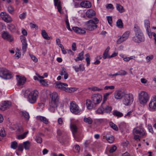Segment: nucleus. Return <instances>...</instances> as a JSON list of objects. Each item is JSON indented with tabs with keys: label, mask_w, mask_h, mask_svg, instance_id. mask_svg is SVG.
Here are the masks:
<instances>
[{
	"label": "nucleus",
	"mask_w": 156,
	"mask_h": 156,
	"mask_svg": "<svg viewBox=\"0 0 156 156\" xmlns=\"http://www.w3.org/2000/svg\"><path fill=\"white\" fill-rule=\"evenodd\" d=\"M22 115L26 119L28 120L30 118V116L28 112L25 111H22L21 112Z\"/></svg>",
	"instance_id": "nucleus-42"
},
{
	"label": "nucleus",
	"mask_w": 156,
	"mask_h": 156,
	"mask_svg": "<svg viewBox=\"0 0 156 156\" xmlns=\"http://www.w3.org/2000/svg\"><path fill=\"white\" fill-rule=\"evenodd\" d=\"M23 132V127L21 126H20L17 128V132L18 134L21 133Z\"/></svg>",
	"instance_id": "nucleus-50"
},
{
	"label": "nucleus",
	"mask_w": 156,
	"mask_h": 156,
	"mask_svg": "<svg viewBox=\"0 0 156 156\" xmlns=\"http://www.w3.org/2000/svg\"><path fill=\"white\" fill-rule=\"evenodd\" d=\"M26 13H23L21 14H20L19 17L20 18L21 20L24 19L26 17Z\"/></svg>",
	"instance_id": "nucleus-53"
},
{
	"label": "nucleus",
	"mask_w": 156,
	"mask_h": 156,
	"mask_svg": "<svg viewBox=\"0 0 156 156\" xmlns=\"http://www.w3.org/2000/svg\"><path fill=\"white\" fill-rule=\"evenodd\" d=\"M109 125L111 127L115 130H118V128L117 126L112 122H110L109 123Z\"/></svg>",
	"instance_id": "nucleus-44"
},
{
	"label": "nucleus",
	"mask_w": 156,
	"mask_h": 156,
	"mask_svg": "<svg viewBox=\"0 0 156 156\" xmlns=\"http://www.w3.org/2000/svg\"><path fill=\"white\" fill-rule=\"evenodd\" d=\"M6 135V134L5 132L4 129V128H2L0 130V136L1 137H3L5 136ZM1 139H0V140Z\"/></svg>",
	"instance_id": "nucleus-47"
},
{
	"label": "nucleus",
	"mask_w": 156,
	"mask_h": 156,
	"mask_svg": "<svg viewBox=\"0 0 156 156\" xmlns=\"http://www.w3.org/2000/svg\"><path fill=\"white\" fill-rule=\"evenodd\" d=\"M80 5L81 7L86 8H90L91 6V2L88 1H84L81 2Z\"/></svg>",
	"instance_id": "nucleus-23"
},
{
	"label": "nucleus",
	"mask_w": 156,
	"mask_h": 156,
	"mask_svg": "<svg viewBox=\"0 0 156 156\" xmlns=\"http://www.w3.org/2000/svg\"><path fill=\"white\" fill-rule=\"evenodd\" d=\"M70 109L71 112L75 114H77L81 112L79 106L74 101H71L70 103Z\"/></svg>",
	"instance_id": "nucleus-8"
},
{
	"label": "nucleus",
	"mask_w": 156,
	"mask_h": 156,
	"mask_svg": "<svg viewBox=\"0 0 156 156\" xmlns=\"http://www.w3.org/2000/svg\"><path fill=\"white\" fill-rule=\"evenodd\" d=\"M130 34L129 31H127L125 32L122 37H121L117 41L118 44L122 43V42L126 40Z\"/></svg>",
	"instance_id": "nucleus-14"
},
{
	"label": "nucleus",
	"mask_w": 156,
	"mask_h": 156,
	"mask_svg": "<svg viewBox=\"0 0 156 156\" xmlns=\"http://www.w3.org/2000/svg\"><path fill=\"white\" fill-rule=\"evenodd\" d=\"M11 105V103L9 101H4L0 104V109L4 111L9 108Z\"/></svg>",
	"instance_id": "nucleus-17"
},
{
	"label": "nucleus",
	"mask_w": 156,
	"mask_h": 156,
	"mask_svg": "<svg viewBox=\"0 0 156 156\" xmlns=\"http://www.w3.org/2000/svg\"><path fill=\"white\" fill-rule=\"evenodd\" d=\"M153 58V56L152 55H149L148 56H147L146 57V59L147 60V62H149V61H150Z\"/></svg>",
	"instance_id": "nucleus-58"
},
{
	"label": "nucleus",
	"mask_w": 156,
	"mask_h": 156,
	"mask_svg": "<svg viewBox=\"0 0 156 156\" xmlns=\"http://www.w3.org/2000/svg\"><path fill=\"white\" fill-rule=\"evenodd\" d=\"M112 93L111 92H107L105 94L103 95V102L101 104H102V105H103V104L105 103V101L107 100L108 97L109 95Z\"/></svg>",
	"instance_id": "nucleus-34"
},
{
	"label": "nucleus",
	"mask_w": 156,
	"mask_h": 156,
	"mask_svg": "<svg viewBox=\"0 0 156 156\" xmlns=\"http://www.w3.org/2000/svg\"><path fill=\"white\" fill-rule=\"evenodd\" d=\"M48 76V74L47 73H44L43 74V76H40L39 75H38L37 76L40 79H43L44 78V77H46Z\"/></svg>",
	"instance_id": "nucleus-61"
},
{
	"label": "nucleus",
	"mask_w": 156,
	"mask_h": 156,
	"mask_svg": "<svg viewBox=\"0 0 156 156\" xmlns=\"http://www.w3.org/2000/svg\"><path fill=\"white\" fill-rule=\"evenodd\" d=\"M67 73L66 69L63 67L62 69L61 72L60 73V74L61 75H64L65 74Z\"/></svg>",
	"instance_id": "nucleus-57"
},
{
	"label": "nucleus",
	"mask_w": 156,
	"mask_h": 156,
	"mask_svg": "<svg viewBox=\"0 0 156 156\" xmlns=\"http://www.w3.org/2000/svg\"><path fill=\"white\" fill-rule=\"evenodd\" d=\"M57 134L59 136H62L63 134V132L61 130H58L57 131Z\"/></svg>",
	"instance_id": "nucleus-62"
},
{
	"label": "nucleus",
	"mask_w": 156,
	"mask_h": 156,
	"mask_svg": "<svg viewBox=\"0 0 156 156\" xmlns=\"http://www.w3.org/2000/svg\"><path fill=\"white\" fill-rule=\"evenodd\" d=\"M86 104L87 107V108L89 109H92L94 106V104L92 100L91 101L89 99H87L86 101Z\"/></svg>",
	"instance_id": "nucleus-29"
},
{
	"label": "nucleus",
	"mask_w": 156,
	"mask_h": 156,
	"mask_svg": "<svg viewBox=\"0 0 156 156\" xmlns=\"http://www.w3.org/2000/svg\"><path fill=\"white\" fill-rule=\"evenodd\" d=\"M102 95L99 94H93L91 97V100L92 102L96 105L100 103L102 100Z\"/></svg>",
	"instance_id": "nucleus-9"
},
{
	"label": "nucleus",
	"mask_w": 156,
	"mask_h": 156,
	"mask_svg": "<svg viewBox=\"0 0 156 156\" xmlns=\"http://www.w3.org/2000/svg\"><path fill=\"white\" fill-rule=\"evenodd\" d=\"M116 9L120 13H122L124 12L125 10L122 6L120 5L117 4H116Z\"/></svg>",
	"instance_id": "nucleus-39"
},
{
	"label": "nucleus",
	"mask_w": 156,
	"mask_h": 156,
	"mask_svg": "<svg viewBox=\"0 0 156 156\" xmlns=\"http://www.w3.org/2000/svg\"><path fill=\"white\" fill-rule=\"evenodd\" d=\"M105 137V139L109 143H113L114 138L112 135H110L109 133H107L105 136H104V138Z\"/></svg>",
	"instance_id": "nucleus-24"
},
{
	"label": "nucleus",
	"mask_w": 156,
	"mask_h": 156,
	"mask_svg": "<svg viewBox=\"0 0 156 156\" xmlns=\"http://www.w3.org/2000/svg\"><path fill=\"white\" fill-rule=\"evenodd\" d=\"M7 10L8 12L11 14H13L14 12V9L13 7L11 6H9L7 8Z\"/></svg>",
	"instance_id": "nucleus-48"
},
{
	"label": "nucleus",
	"mask_w": 156,
	"mask_h": 156,
	"mask_svg": "<svg viewBox=\"0 0 156 156\" xmlns=\"http://www.w3.org/2000/svg\"><path fill=\"white\" fill-rule=\"evenodd\" d=\"M114 89L115 86H106L104 87L105 90H108V89L112 90Z\"/></svg>",
	"instance_id": "nucleus-51"
},
{
	"label": "nucleus",
	"mask_w": 156,
	"mask_h": 156,
	"mask_svg": "<svg viewBox=\"0 0 156 156\" xmlns=\"http://www.w3.org/2000/svg\"><path fill=\"white\" fill-rule=\"evenodd\" d=\"M149 109L152 111H156V96H153L149 105Z\"/></svg>",
	"instance_id": "nucleus-10"
},
{
	"label": "nucleus",
	"mask_w": 156,
	"mask_h": 156,
	"mask_svg": "<svg viewBox=\"0 0 156 156\" xmlns=\"http://www.w3.org/2000/svg\"><path fill=\"white\" fill-rule=\"evenodd\" d=\"M134 134H136L141 137L145 135V133L144 129L142 128L136 127L133 129Z\"/></svg>",
	"instance_id": "nucleus-16"
},
{
	"label": "nucleus",
	"mask_w": 156,
	"mask_h": 156,
	"mask_svg": "<svg viewBox=\"0 0 156 156\" xmlns=\"http://www.w3.org/2000/svg\"><path fill=\"white\" fill-rule=\"evenodd\" d=\"M38 91L35 90L30 92L27 97L28 102L32 104L35 103L38 97Z\"/></svg>",
	"instance_id": "nucleus-5"
},
{
	"label": "nucleus",
	"mask_w": 156,
	"mask_h": 156,
	"mask_svg": "<svg viewBox=\"0 0 156 156\" xmlns=\"http://www.w3.org/2000/svg\"><path fill=\"white\" fill-rule=\"evenodd\" d=\"M106 7L108 9H113L114 8L112 5L111 4H108L107 5Z\"/></svg>",
	"instance_id": "nucleus-60"
},
{
	"label": "nucleus",
	"mask_w": 156,
	"mask_h": 156,
	"mask_svg": "<svg viewBox=\"0 0 156 156\" xmlns=\"http://www.w3.org/2000/svg\"><path fill=\"white\" fill-rule=\"evenodd\" d=\"M117 149L116 147L114 145H112L109 150V152L110 153H113Z\"/></svg>",
	"instance_id": "nucleus-49"
},
{
	"label": "nucleus",
	"mask_w": 156,
	"mask_h": 156,
	"mask_svg": "<svg viewBox=\"0 0 156 156\" xmlns=\"http://www.w3.org/2000/svg\"><path fill=\"white\" fill-rule=\"evenodd\" d=\"M70 126L74 138L76 140L78 141V140L77 139V137L75 135V134L76 133L77 131V127L75 124H71Z\"/></svg>",
	"instance_id": "nucleus-20"
},
{
	"label": "nucleus",
	"mask_w": 156,
	"mask_h": 156,
	"mask_svg": "<svg viewBox=\"0 0 156 156\" xmlns=\"http://www.w3.org/2000/svg\"><path fill=\"white\" fill-rule=\"evenodd\" d=\"M0 76L5 79H9L12 77V75L9 73L6 69L0 70Z\"/></svg>",
	"instance_id": "nucleus-13"
},
{
	"label": "nucleus",
	"mask_w": 156,
	"mask_h": 156,
	"mask_svg": "<svg viewBox=\"0 0 156 156\" xmlns=\"http://www.w3.org/2000/svg\"><path fill=\"white\" fill-rule=\"evenodd\" d=\"M117 26L119 28H122L123 27V24L122 20L119 19L116 22Z\"/></svg>",
	"instance_id": "nucleus-43"
},
{
	"label": "nucleus",
	"mask_w": 156,
	"mask_h": 156,
	"mask_svg": "<svg viewBox=\"0 0 156 156\" xmlns=\"http://www.w3.org/2000/svg\"><path fill=\"white\" fill-rule=\"evenodd\" d=\"M55 6L57 7L58 11L60 13L62 14L63 12L62 11V4L59 0H54Z\"/></svg>",
	"instance_id": "nucleus-19"
},
{
	"label": "nucleus",
	"mask_w": 156,
	"mask_h": 156,
	"mask_svg": "<svg viewBox=\"0 0 156 156\" xmlns=\"http://www.w3.org/2000/svg\"><path fill=\"white\" fill-rule=\"evenodd\" d=\"M39 82L43 86H45L47 84L45 80H39Z\"/></svg>",
	"instance_id": "nucleus-55"
},
{
	"label": "nucleus",
	"mask_w": 156,
	"mask_h": 156,
	"mask_svg": "<svg viewBox=\"0 0 156 156\" xmlns=\"http://www.w3.org/2000/svg\"><path fill=\"white\" fill-rule=\"evenodd\" d=\"M110 49V47L109 46L108 47L104 52L103 57L104 59H105L107 58H108L109 55H108V53Z\"/></svg>",
	"instance_id": "nucleus-35"
},
{
	"label": "nucleus",
	"mask_w": 156,
	"mask_h": 156,
	"mask_svg": "<svg viewBox=\"0 0 156 156\" xmlns=\"http://www.w3.org/2000/svg\"><path fill=\"white\" fill-rule=\"evenodd\" d=\"M36 119L37 120L40 121L45 124H48L49 122L48 120L44 116H37Z\"/></svg>",
	"instance_id": "nucleus-28"
},
{
	"label": "nucleus",
	"mask_w": 156,
	"mask_h": 156,
	"mask_svg": "<svg viewBox=\"0 0 156 156\" xmlns=\"http://www.w3.org/2000/svg\"><path fill=\"white\" fill-rule=\"evenodd\" d=\"M83 121L86 123H87L88 124H91L93 123V120L90 117H85L83 119Z\"/></svg>",
	"instance_id": "nucleus-37"
},
{
	"label": "nucleus",
	"mask_w": 156,
	"mask_h": 156,
	"mask_svg": "<svg viewBox=\"0 0 156 156\" xmlns=\"http://www.w3.org/2000/svg\"><path fill=\"white\" fill-rule=\"evenodd\" d=\"M67 83H62L59 82L56 83L55 87L58 89L64 90L66 92H74L76 90V88L75 87H66L65 86H67Z\"/></svg>",
	"instance_id": "nucleus-6"
},
{
	"label": "nucleus",
	"mask_w": 156,
	"mask_h": 156,
	"mask_svg": "<svg viewBox=\"0 0 156 156\" xmlns=\"http://www.w3.org/2000/svg\"><path fill=\"white\" fill-rule=\"evenodd\" d=\"M134 134V138L135 139V140H137V141H140V140L139 138V137L140 136H139L138 135L136 134Z\"/></svg>",
	"instance_id": "nucleus-59"
},
{
	"label": "nucleus",
	"mask_w": 156,
	"mask_h": 156,
	"mask_svg": "<svg viewBox=\"0 0 156 156\" xmlns=\"http://www.w3.org/2000/svg\"><path fill=\"white\" fill-rule=\"evenodd\" d=\"M76 72H78L79 70L83 71L85 70L84 65L83 63L80 64L79 66H75L73 67Z\"/></svg>",
	"instance_id": "nucleus-25"
},
{
	"label": "nucleus",
	"mask_w": 156,
	"mask_h": 156,
	"mask_svg": "<svg viewBox=\"0 0 156 156\" xmlns=\"http://www.w3.org/2000/svg\"><path fill=\"white\" fill-rule=\"evenodd\" d=\"M2 37L4 39L8 40L10 41H12L13 40V38L7 32H4L2 34Z\"/></svg>",
	"instance_id": "nucleus-21"
},
{
	"label": "nucleus",
	"mask_w": 156,
	"mask_h": 156,
	"mask_svg": "<svg viewBox=\"0 0 156 156\" xmlns=\"http://www.w3.org/2000/svg\"><path fill=\"white\" fill-rule=\"evenodd\" d=\"M125 94L124 91L120 89H119L115 91L114 93V96L116 99H121Z\"/></svg>",
	"instance_id": "nucleus-12"
},
{
	"label": "nucleus",
	"mask_w": 156,
	"mask_h": 156,
	"mask_svg": "<svg viewBox=\"0 0 156 156\" xmlns=\"http://www.w3.org/2000/svg\"><path fill=\"white\" fill-rule=\"evenodd\" d=\"M23 144H19L18 146V150L20 151H22L23 150Z\"/></svg>",
	"instance_id": "nucleus-56"
},
{
	"label": "nucleus",
	"mask_w": 156,
	"mask_h": 156,
	"mask_svg": "<svg viewBox=\"0 0 156 156\" xmlns=\"http://www.w3.org/2000/svg\"><path fill=\"white\" fill-rule=\"evenodd\" d=\"M84 51H82L81 52L79 53L78 56L74 59L75 61L77 62L78 61H82L84 58L83 57Z\"/></svg>",
	"instance_id": "nucleus-30"
},
{
	"label": "nucleus",
	"mask_w": 156,
	"mask_h": 156,
	"mask_svg": "<svg viewBox=\"0 0 156 156\" xmlns=\"http://www.w3.org/2000/svg\"><path fill=\"white\" fill-rule=\"evenodd\" d=\"M59 98L58 94L54 92L50 95V99L49 102V110L52 112H55L59 104Z\"/></svg>",
	"instance_id": "nucleus-1"
},
{
	"label": "nucleus",
	"mask_w": 156,
	"mask_h": 156,
	"mask_svg": "<svg viewBox=\"0 0 156 156\" xmlns=\"http://www.w3.org/2000/svg\"><path fill=\"white\" fill-rule=\"evenodd\" d=\"M103 111V109L102 110L101 108H99L96 111V112L98 114H102Z\"/></svg>",
	"instance_id": "nucleus-63"
},
{
	"label": "nucleus",
	"mask_w": 156,
	"mask_h": 156,
	"mask_svg": "<svg viewBox=\"0 0 156 156\" xmlns=\"http://www.w3.org/2000/svg\"><path fill=\"white\" fill-rule=\"evenodd\" d=\"M138 98L140 103L142 105L145 104L149 99V94L144 91H140L138 94Z\"/></svg>",
	"instance_id": "nucleus-4"
},
{
	"label": "nucleus",
	"mask_w": 156,
	"mask_h": 156,
	"mask_svg": "<svg viewBox=\"0 0 156 156\" xmlns=\"http://www.w3.org/2000/svg\"><path fill=\"white\" fill-rule=\"evenodd\" d=\"M16 80L17 81V84L19 86L23 85L26 81V78L24 76H20L17 75Z\"/></svg>",
	"instance_id": "nucleus-18"
},
{
	"label": "nucleus",
	"mask_w": 156,
	"mask_h": 156,
	"mask_svg": "<svg viewBox=\"0 0 156 156\" xmlns=\"http://www.w3.org/2000/svg\"><path fill=\"white\" fill-rule=\"evenodd\" d=\"M28 133V131L24 132L23 133L17 136V138L19 140H21L24 138Z\"/></svg>",
	"instance_id": "nucleus-38"
},
{
	"label": "nucleus",
	"mask_w": 156,
	"mask_h": 156,
	"mask_svg": "<svg viewBox=\"0 0 156 156\" xmlns=\"http://www.w3.org/2000/svg\"><path fill=\"white\" fill-rule=\"evenodd\" d=\"M107 20L109 24L111 25L112 22V17L111 16H107Z\"/></svg>",
	"instance_id": "nucleus-54"
},
{
	"label": "nucleus",
	"mask_w": 156,
	"mask_h": 156,
	"mask_svg": "<svg viewBox=\"0 0 156 156\" xmlns=\"http://www.w3.org/2000/svg\"><path fill=\"white\" fill-rule=\"evenodd\" d=\"M31 59L35 62H37L38 61L37 59L35 57V56L32 55L30 54Z\"/></svg>",
	"instance_id": "nucleus-52"
},
{
	"label": "nucleus",
	"mask_w": 156,
	"mask_h": 156,
	"mask_svg": "<svg viewBox=\"0 0 156 156\" xmlns=\"http://www.w3.org/2000/svg\"><path fill=\"white\" fill-rule=\"evenodd\" d=\"M102 104H101V107L102 108L103 111L106 113H109L112 110V108L111 106H109L106 105L105 103L103 104V105Z\"/></svg>",
	"instance_id": "nucleus-22"
},
{
	"label": "nucleus",
	"mask_w": 156,
	"mask_h": 156,
	"mask_svg": "<svg viewBox=\"0 0 156 156\" xmlns=\"http://www.w3.org/2000/svg\"><path fill=\"white\" fill-rule=\"evenodd\" d=\"M23 145L24 148L26 150H28L29 149L30 146V143L28 141L23 142Z\"/></svg>",
	"instance_id": "nucleus-33"
},
{
	"label": "nucleus",
	"mask_w": 156,
	"mask_h": 156,
	"mask_svg": "<svg viewBox=\"0 0 156 156\" xmlns=\"http://www.w3.org/2000/svg\"><path fill=\"white\" fill-rule=\"evenodd\" d=\"M72 49L73 51H75L76 50V44L75 43H73L72 45Z\"/></svg>",
	"instance_id": "nucleus-64"
},
{
	"label": "nucleus",
	"mask_w": 156,
	"mask_h": 156,
	"mask_svg": "<svg viewBox=\"0 0 156 156\" xmlns=\"http://www.w3.org/2000/svg\"><path fill=\"white\" fill-rule=\"evenodd\" d=\"M0 15L2 20L7 23H10L12 21L11 17L5 12H2Z\"/></svg>",
	"instance_id": "nucleus-11"
},
{
	"label": "nucleus",
	"mask_w": 156,
	"mask_h": 156,
	"mask_svg": "<svg viewBox=\"0 0 156 156\" xmlns=\"http://www.w3.org/2000/svg\"><path fill=\"white\" fill-rule=\"evenodd\" d=\"M21 41L22 43V50L23 53H25L27 51V44L26 42V38L23 36L21 37Z\"/></svg>",
	"instance_id": "nucleus-15"
},
{
	"label": "nucleus",
	"mask_w": 156,
	"mask_h": 156,
	"mask_svg": "<svg viewBox=\"0 0 156 156\" xmlns=\"http://www.w3.org/2000/svg\"><path fill=\"white\" fill-rule=\"evenodd\" d=\"M11 147L14 149H15L17 147V143L16 141L12 142L11 143Z\"/></svg>",
	"instance_id": "nucleus-45"
},
{
	"label": "nucleus",
	"mask_w": 156,
	"mask_h": 156,
	"mask_svg": "<svg viewBox=\"0 0 156 156\" xmlns=\"http://www.w3.org/2000/svg\"><path fill=\"white\" fill-rule=\"evenodd\" d=\"M144 25L147 32L149 33V30H150V23L149 21L148 20H144Z\"/></svg>",
	"instance_id": "nucleus-32"
},
{
	"label": "nucleus",
	"mask_w": 156,
	"mask_h": 156,
	"mask_svg": "<svg viewBox=\"0 0 156 156\" xmlns=\"http://www.w3.org/2000/svg\"><path fill=\"white\" fill-rule=\"evenodd\" d=\"M8 28L12 32H14L16 30V28L15 26L12 24H11L8 25Z\"/></svg>",
	"instance_id": "nucleus-41"
},
{
	"label": "nucleus",
	"mask_w": 156,
	"mask_h": 156,
	"mask_svg": "<svg viewBox=\"0 0 156 156\" xmlns=\"http://www.w3.org/2000/svg\"><path fill=\"white\" fill-rule=\"evenodd\" d=\"M73 30L77 33L83 34L86 33L85 30L77 27H74L72 28Z\"/></svg>",
	"instance_id": "nucleus-27"
},
{
	"label": "nucleus",
	"mask_w": 156,
	"mask_h": 156,
	"mask_svg": "<svg viewBox=\"0 0 156 156\" xmlns=\"http://www.w3.org/2000/svg\"><path fill=\"white\" fill-rule=\"evenodd\" d=\"M118 76H124L126 74V72L124 70H121L117 72Z\"/></svg>",
	"instance_id": "nucleus-46"
},
{
	"label": "nucleus",
	"mask_w": 156,
	"mask_h": 156,
	"mask_svg": "<svg viewBox=\"0 0 156 156\" xmlns=\"http://www.w3.org/2000/svg\"><path fill=\"white\" fill-rule=\"evenodd\" d=\"M113 114L114 116L119 117H121L123 116V115L122 113L117 110L113 111Z\"/></svg>",
	"instance_id": "nucleus-40"
},
{
	"label": "nucleus",
	"mask_w": 156,
	"mask_h": 156,
	"mask_svg": "<svg viewBox=\"0 0 156 156\" xmlns=\"http://www.w3.org/2000/svg\"><path fill=\"white\" fill-rule=\"evenodd\" d=\"M41 34L43 37L45 39L49 40L51 39V37H48L47 33L44 30L42 31Z\"/></svg>",
	"instance_id": "nucleus-36"
},
{
	"label": "nucleus",
	"mask_w": 156,
	"mask_h": 156,
	"mask_svg": "<svg viewBox=\"0 0 156 156\" xmlns=\"http://www.w3.org/2000/svg\"><path fill=\"white\" fill-rule=\"evenodd\" d=\"M41 135H42L43 136H44V134L41 133L37 135L35 138V140H36L37 142L39 144L41 143L42 141V138L40 137V136Z\"/></svg>",
	"instance_id": "nucleus-31"
},
{
	"label": "nucleus",
	"mask_w": 156,
	"mask_h": 156,
	"mask_svg": "<svg viewBox=\"0 0 156 156\" xmlns=\"http://www.w3.org/2000/svg\"><path fill=\"white\" fill-rule=\"evenodd\" d=\"M99 23V20L97 18L90 20L86 22L84 27L87 30L92 31L96 29L98 27L97 24Z\"/></svg>",
	"instance_id": "nucleus-3"
},
{
	"label": "nucleus",
	"mask_w": 156,
	"mask_h": 156,
	"mask_svg": "<svg viewBox=\"0 0 156 156\" xmlns=\"http://www.w3.org/2000/svg\"><path fill=\"white\" fill-rule=\"evenodd\" d=\"M87 16L89 18H91L95 15L96 12L92 9H89L87 10L86 12Z\"/></svg>",
	"instance_id": "nucleus-26"
},
{
	"label": "nucleus",
	"mask_w": 156,
	"mask_h": 156,
	"mask_svg": "<svg viewBox=\"0 0 156 156\" xmlns=\"http://www.w3.org/2000/svg\"><path fill=\"white\" fill-rule=\"evenodd\" d=\"M133 101V95L131 94H125L123 100V103L126 105L131 104Z\"/></svg>",
	"instance_id": "nucleus-7"
},
{
	"label": "nucleus",
	"mask_w": 156,
	"mask_h": 156,
	"mask_svg": "<svg viewBox=\"0 0 156 156\" xmlns=\"http://www.w3.org/2000/svg\"><path fill=\"white\" fill-rule=\"evenodd\" d=\"M134 30L135 36L133 38V41L136 43L144 41V37L143 33L137 24L134 25Z\"/></svg>",
	"instance_id": "nucleus-2"
}]
</instances>
